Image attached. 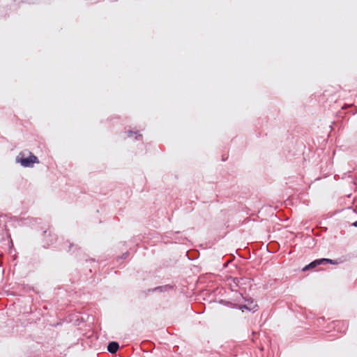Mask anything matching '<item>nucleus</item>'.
I'll list each match as a JSON object with an SVG mask.
<instances>
[{
    "label": "nucleus",
    "instance_id": "nucleus-1",
    "mask_svg": "<svg viewBox=\"0 0 357 357\" xmlns=\"http://www.w3.org/2000/svg\"><path fill=\"white\" fill-rule=\"evenodd\" d=\"M16 162L24 167H31L35 163H39L38 158L31 152H20L16 157Z\"/></svg>",
    "mask_w": 357,
    "mask_h": 357
},
{
    "label": "nucleus",
    "instance_id": "nucleus-2",
    "mask_svg": "<svg viewBox=\"0 0 357 357\" xmlns=\"http://www.w3.org/2000/svg\"><path fill=\"white\" fill-rule=\"evenodd\" d=\"M326 263H330V264H337L336 261H333L332 259H317V260H314V261L311 262L307 266H305L303 268V271H307V270H308L310 268H314V267H316L318 265L324 264H326Z\"/></svg>",
    "mask_w": 357,
    "mask_h": 357
},
{
    "label": "nucleus",
    "instance_id": "nucleus-3",
    "mask_svg": "<svg viewBox=\"0 0 357 357\" xmlns=\"http://www.w3.org/2000/svg\"><path fill=\"white\" fill-rule=\"evenodd\" d=\"M119 348V345L116 342H111L107 346V350L111 354H115Z\"/></svg>",
    "mask_w": 357,
    "mask_h": 357
},
{
    "label": "nucleus",
    "instance_id": "nucleus-4",
    "mask_svg": "<svg viewBox=\"0 0 357 357\" xmlns=\"http://www.w3.org/2000/svg\"><path fill=\"white\" fill-rule=\"evenodd\" d=\"M243 308L248 309V310H252V309H254L255 307L249 308V307H248L246 305H243V306H241V307H240V309H241V310H242V311H243Z\"/></svg>",
    "mask_w": 357,
    "mask_h": 357
},
{
    "label": "nucleus",
    "instance_id": "nucleus-5",
    "mask_svg": "<svg viewBox=\"0 0 357 357\" xmlns=\"http://www.w3.org/2000/svg\"><path fill=\"white\" fill-rule=\"evenodd\" d=\"M353 225L355 226V227H357V220L353 223Z\"/></svg>",
    "mask_w": 357,
    "mask_h": 357
}]
</instances>
